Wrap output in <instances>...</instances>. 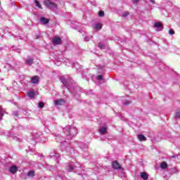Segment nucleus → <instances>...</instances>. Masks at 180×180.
Returning <instances> with one entry per match:
<instances>
[{"label": "nucleus", "mask_w": 180, "mask_h": 180, "mask_svg": "<svg viewBox=\"0 0 180 180\" xmlns=\"http://www.w3.org/2000/svg\"><path fill=\"white\" fill-rule=\"evenodd\" d=\"M64 131L68 140H71L74 136L78 134V129H77L76 127L70 125L64 128Z\"/></svg>", "instance_id": "f257e3e1"}, {"label": "nucleus", "mask_w": 180, "mask_h": 180, "mask_svg": "<svg viewBox=\"0 0 180 180\" xmlns=\"http://www.w3.org/2000/svg\"><path fill=\"white\" fill-rule=\"evenodd\" d=\"M44 4L47 6L49 9H56L57 8V4L51 2L50 0H45Z\"/></svg>", "instance_id": "f03ea898"}, {"label": "nucleus", "mask_w": 180, "mask_h": 180, "mask_svg": "<svg viewBox=\"0 0 180 180\" xmlns=\"http://www.w3.org/2000/svg\"><path fill=\"white\" fill-rule=\"evenodd\" d=\"M153 27L156 29L157 32H161V30L164 29V27H162V24L159 22H155Z\"/></svg>", "instance_id": "7ed1b4c3"}, {"label": "nucleus", "mask_w": 180, "mask_h": 180, "mask_svg": "<svg viewBox=\"0 0 180 180\" xmlns=\"http://www.w3.org/2000/svg\"><path fill=\"white\" fill-rule=\"evenodd\" d=\"M39 81H40V77L39 76H33L31 77L32 84H39Z\"/></svg>", "instance_id": "20e7f679"}, {"label": "nucleus", "mask_w": 180, "mask_h": 180, "mask_svg": "<svg viewBox=\"0 0 180 180\" xmlns=\"http://www.w3.org/2000/svg\"><path fill=\"white\" fill-rule=\"evenodd\" d=\"M54 103L56 106H62V105H64L65 103V101H64V99L60 98L58 100H55Z\"/></svg>", "instance_id": "39448f33"}, {"label": "nucleus", "mask_w": 180, "mask_h": 180, "mask_svg": "<svg viewBox=\"0 0 180 180\" xmlns=\"http://www.w3.org/2000/svg\"><path fill=\"white\" fill-rule=\"evenodd\" d=\"M112 168L114 169H123L117 161L112 162Z\"/></svg>", "instance_id": "423d86ee"}, {"label": "nucleus", "mask_w": 180, "mask_h": 180, "mask_svg": "<svg viewBox=\"0 0 180 180\" xmlns=\"http://www.w3.org/2000/svg\"><path fill=\"white\" fill-rule=\"evenodd\" d=\"M9 171L11 174H16L18 172V167L13 165L10 167Z\"/></svg>", "instance_id": "0eeeda50"}, {"label": "nucleus", "mask_w": 180, "mask_h": 180, "mask_svg": "<svg viewBox=\"0 0 180 180\" xmlns=\"http://www.w3.org/2000/svg\"><path fill=\"white\" fill-rule=\"evenodd\" d=\"M27 96H29V98H30L31 99H33V98L36 96V92L33 91H27Z\"/></svg>", "instance_id": "6e6552de"}, {"label": "nucleus", "mask_w": 180, "mask_h": 180, "mask_svg": "<svg viewBox=\"0 0 180 180\" xmlns=\"http://www.w3.org/2000/svg\"><path fill=\"white\" fill-rule=\"evenodd\" d=\"M54 44H61V38L60 37H55L52 40Z\"/></svg>", "instance_id": "1a4fd4ad"}, {"label": "nucleus", "mask_w": 180, "mask_h": 180, "mask_svg": "<svg viewBox=\"0 0 180 180\" xmlns=\"http://www.w3.org/2000/svg\"><path fill=\"white\" fill-rule=\"evenodd\" d=\"M40 22H41V25H47V23H49V19H47L44 17H41L40 18Z\"/></svg>", "instance_id": "9d476101"}, {"label": "nucleus", "mask_w": 180, "mask_h": 180, "mask_svg": "<svg viewBox=\"0 0 180 180\" xmlns=\"http://www.w3.org/2000/svg\"><path fill=\"white\" fill-rule=\"evenodd\" d=\"M34 61V60H33V58H28L26 59L25 60V64L27 65H32V64H33V62Z\"/></svg>", "instance_id": "9b49d317"}, {"label": "nucleus", "mask_w": 180, "mask_h": 180, "mask_svg": "<svg viewBox=\"0 0 180 180\" xmlns=\"http://www.w3.org/2000/svg\"><path fill=\"white\" fill-rule=\"evenodd\" d=\"M106 130H108V128L106 127H103L99 129V133L101 134H105Z\"/></svg>", "instance_id": "f8f14e48"}, {"label": "nucleus", "mask_w": 180, "mask_h": 180, "mask_svg": "<svg viewBox=\"0 0 180 180\" xmlns=\"http://www.w3.org/2000/svg\"><path fill=\"white\" fill-rule=\"evenodd\" d=\"M138 139L139 141H146L147 140V138H146V136H144L143 134L139 135Z\"/></svg>", "instance_id": "ddd939ff"}, {"label": "nucleus", "mask_w": 180, "mask_h": 180, "mask_svg": "<svg viewBox=\"0 0 180 180\" xmlns=\"http://www.w3.org/2000/svg\"><path fill=\"white\" fill-rule=\"evenodd\" d=\"M141 177L142 179L147 180L148 179V174H147L146 172H141Z\"/></svg>", "instance_id": "4468645a"}, {"label": "nucleus", "mask_w": 180, "mask_h": 180, "mask_svg": "<svg viewBox=\"0 0 180 180\" xmlns=\"http://www.w3.org/2000/svg\"><path fill=\"white\" fill-rule=\"evenodd\" d=\"M75 168V167L74 165H70L66 167V170L68 171V172H71V171H72Z\"/></svg>", "instance_id": "2eb2a0df"}, {"label": "nucleus", "mask_w": 180, "mask_h": 180, "mask_svg": "<svg viewBox=\"0 0 180 180\" xmlns=\"http://www.w3.org/2000/svg\"><path fill=\"white\" fill-rule=\"evenodd\" d=\"M62 84H63V85H65V86H67V80L65 79V77L64 76L60 77V78Z\"/></svg>", "instance_id": "dca6fc26"}, {"label": "nucleus", "mask_w": 180, "mask_h": 180, "mask_svg": "<svg viewBox=\"0 0 180 180\" xmlns=\"http://www.w3.org/2000/svg\"><path fill=\"white\" fill-rule=\"evenodd\" d=\"M168 165L165 162H163L160 164V168H162V169H165L166 168H167Z\"/></svg>", "instance_id": "f3484780"}, {"label": "nucleus", "mask_w": 180, "mask_h": 180, "mask_svg": "<svg viewBox=\"0 0 180 180\" xmlns=\"http://www.w3.org/2000/svg\"><path fill=\"white\" fill-rule=\"evenodd\" d=\"M94 29H97V30H101V29H102V25L101 24H96Z\"/></svg>", "instance_id": "a211bd4d"}, {"label": "nucleus", "mask_w": 180, "mask_h": 180, "mask_svg": "<svg viewBox=\"0 0 180 180\" xmlns=\"http://www.w3.org/2000/svg\"><path fill=\"white\" fill-rule=\"evenodd\" d=\"M98 47L101 50H105L106 49V47H105V45H103L101 42L98 43Z\"/></svg>", "instance_id": "6ab92c4d"}, {"label": "nucleus", "mask_w": 180, "mask_h": 180, "mask_svg": "<svg viewBox=\"0 0 180 180\" xmlns=\"http://www.w3.org/2000/svg\"><path fill=\"white\" fill-rule=\"evenodd\" d=\"M4 117V109L0 106V120H2V117Z\"/></svg>", "instance_id": "aec40b11"}, {"label": "nucleus", "mask_w": 180, "mask_h": 180, "mask_svg": "<svg viewBox=\"0 0 180 180\" xmlns=\"http://www.w3.org/2000/svg\"><path fill=\"white\" fill-rule=\"evenodd\" d=\"M27 176H34V171H30L27 172Z\"/></svg>", "instance_id": "412c9836"}, {"label": "nucleus", "mask_w": 180, "mask_h": 180, "mask_svg": "<svg viewBox=\"0 0 180 180\" xmlns=\"http://www.w3.org/2000/svg\"><path fill=\"white\" fill-rule=\"evenodd\" d=\"M34 2H35V6H37V8H41V5L37 0H34Z\"/></svg>", "instance_id": "4be33fe9"}, {"label": "nucleus", "mask_w": 180, "mask_h": 180, "mask_svg": "<svg viewBox=\"0 0 180 180\" xmlns=\"http://www.w3.org/2000/svg\"><path fill=\"white\" fill-rule=\"evenodd\" d=\"M97 79L98 81H103V76L102 75L97 76Z\"/></svg>", "instance_id": "5701e85b"}, {"label": "nucleus", "mask_w": 180, "mask_h": 180, "mask_svg": "<svg viewBox=\"0 0 180 180\" xmlns=\"http://www.w3.org/2000/svg\"><path fill=\"white\" fill-rule=\"evenodd\" d=\"M174 117L177 118V119H180V111L176 112L175 113Z\"/></svg>", "instance_id": "b1692460"}, {"label": "nucleus", "mask_w": 180, "mask_h": 180, "mask_svg": "<svg viewBox=\"0 0 180 180\" xmlns=\"http://www.w3.org/2000/svg\"><path fill=\"white\" fill-rule=\"evenodd\" d=\"M169 34H170L171 36H172V34H175V31H174V30L172 29L169 30Z\"/></svg>", "instance_id": "393cba45"}, {"label": "nucleus", "mask_w": 180, "mask_h": 180, "mask_svg": "<svg viewBox=\"0 0 180 180\" xmlns=\"http://www.w3.org/2000/svg\"><path fill=\"white\" fill-rule=\"evenodd\" d=\"M39 108L41 109L44 108V103H39Z\"/></svg>", "instance_id": "a878e982"}, {"label": "nucleus", "mask_w": 180, "mask_h": 180, "mask_svg": "<svg viewBox=\"0 0 180 180\" xmlns=\"http://www.w3.org/2000/svg\"><path fill=\"white\" fill-rule=\"evenodd\" d=\"M122 16H123V18H126V17L129 16V13H127V12L123 13Z\"/></svg>", "instance_id": "bb28decb"}, {"label": "nucleus", "mask_w": 180, "mask_h": 180, "mask_svg": "<svg viewBox=\"0 0 180 180\" xmlns=\"http://www.w3.org/2000/svg\"><path fill=\"white\" fill-rule=\"evenodd\" d=\"M104 15H105V13L103 12V11H100L99 13H98V15L99 16H104Z\"/></svg>", "instance_id": "cd10ccee"}, {"label": "nucleus", "mask_w": 180, "mask_h": 180, "mask_svg": "<svg viewBox=\"0 0 180 180\" xmlns=\"http://www.w3.org/2000/svg\"><path fill=\"white\" fill-rule=\"evenodd\" d=\"M84 40H85V41H89V40H91V37H84Z\"/></svg>", "instance_id": "c85d7f7f"}, {"label": "nucleus", "mask_w": 180, "mask_h": 180, "mask_svg": "<svg viewBox=\"0 0 180 180\" xmlns=\"http://www.w3.org/2000/svg\"><path fill=\"white\" fill-rule=\"evenodd\" d=\"M150 4H153L154 5V4H155V0H149Z\"/></svg>", "instance_id": "c756f323"}, {"label": "nucleus", "mask_w": 180, "mask_h": 180, "mask_svg": "<svg viewBox=\"0 0 180 180\" xmlns=\"http://www.w3.org/2000/svg\"><path fill=\"white\" fill-rule=\"evenodd\" d=\"M139 1H140V0H134L133 2H134V4H137V2H139Z\"/></svg>", "instance_id": "7c9ffc66"}, {"label": "nucleus", "mask_w": 180, "mask_h": 180, "mask_svg": "<svg viewBox=\"0 0 180 180\" xmlns=\"http://www.w3.org/2000/svg\"><path fill=\"white\" fill-rule=\"evenodd\" d=\"M129 103H130V101H127V102L124 103V105H129Z\"/></svg>", "instance_id": "2f4dec72"}, {"label": "nucleus", "mask_w": 180, "mask_h": 180, "mask_svg": "<svg viewBox=\"0 0 180 180\" xmlns=\"http://www.w3.org/2000/svg\"><path fill=\"white\" fill-rule=\"evenodd\" d=\"M172 171H173L174 172H176V169L174 168V169H172Z\"/></svg>", "instance_id": "473e14b6"}]
</instances>
